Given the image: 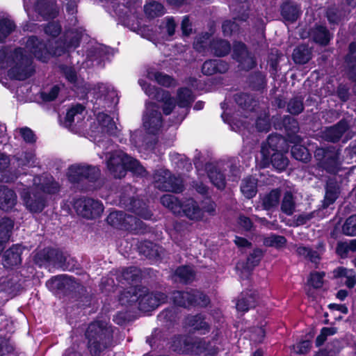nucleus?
I'll return each mask as SVG.
<instances>
[{"instance_id": "25", "label": "nucleus", "mask_w": 356, "mask_h": 356, "mask_svg": "<svg viewBox=\"0 0 356 356\" xmlns=\"http://www.w3.org/2000/svg\"><path fill=\"white\" fill-rule=\"evenodd\" d=\"M206 170L207 171L209 179L214 186L220 189L225 187V177L218 166L209 163L206 165Z\"/></svg>"}, {"instance_id": "47", "label": "nucleus", "mask_w": 356, "mask_h": 356, "mask_svg": "<svg viewBox=\"0 0 356 356\" xmlns=\"http://www.w3.org/2000/svg\"><path fill=\"white\" fill-rule=\"evenodd\" d=\"M175 276L179 278L180 282H188L194 279L195 273L191 267L181 266L176 270Z\"/></svg>"}, {"instance_id": "21", "label": "nucleus", "mask_w": 356, "mask_h": 356, "mask_svg": "<svg viewBox=\"0 0 356 356\" xmlns=\"http://www.w3.org/2000/svg\"><path fill=\"white\" fill-rule=\"evenodd\" d=\"M106 51L103 46L95 43L90 44L86 53V60L83 62L84 67H90L101 63V58L104 56Z\"/></svg>"}, {"instance_id": "50", "label": "nucleus", "mask_w": 356, "mask_h": 356, "mask_svg": "<svg viewBox=\"0 0 356 356\" xmlns=\"http://www.w3.org/2000/svg\"><path fill=\"white\" fill-rule=\"evenodd\" d=\"M160 248L150 242H145L140 247V252L149 258L159 257Z\"/></svg>"}, {"instance_id": "5", "label": "nucleus", "mask_w": 356, "mask_h": 356, "mask_svg": "<svg viewBox=\"0 0 356 356\" xmlns=\"http://www.w3.org/2000/svg\"><path fill=\"white\" fill-rule=\"evenodd\" d=\"M76 213L86 219H95L101 216L104 207L101 202L89 197H81L74 202Z\"/></svg>"}, {"instance_id": "16", "label": "nucleus", "mask_w": 356, "mask_h": 356, "mask_svg": "<svg viewBox=\"0 0 356 356\" xmlns=\"http://www.w3.org/2000/svg\"><path fill=\"white\" fill-rule=\"evenodd\" d=\"M316 156L319 160H322V165L327 171L335 173L338 170L339 167V153L334 149L325 150L323 149H318L316 151Z\"/></svg>"}, {"instance_id": "18", "label": "nucleus", "mask_w": 356, "mask_h": 356, "mask_svg": "<svg viewBox=\"0 0 356 356\" xmlns=\"http://www.w3.org/2000/svg\"><path fill=\"white\" fill-rule=\"evenodd\" d=\"M181 215L190 220L198 221L204 218V211L193 199H187L181 202Z\"/></svg>"}, {"instance_id": "56", "label": "nucleus", "mask_w": 356, "mask_h": 356, "mask_svg": "<svg viewBox=\"0 0 356 356\" xmlns=\"http://www.w3.org/2000/svg\"><path fill=\"white\" fill-rule=\"evenodd\" d=\"M57 259L58 266L62 268L63 270H72L74 269L73 265L70 266V262H74V259L70 257H66L63 254H58L57 255Z\"/></svg>"}, {"instance_id": "49", "label": "nucleus", "mask_w": 356, "mask_h": 356, "mask_svg": "<svg viewBox=\"0 0 356 356\" xmlns=\"http://www.w3.org/2000/svg\"><path fill=\"white\" fill-rule=\"evenodd\" d=\"M227 104L225 102L221 104L222 108L224 110L222 113V118L223 120L226 122L230 123L232 129L236 131H241L243 129H248V126L245 124L246 122H234V120H231L229 119V113L225 108V106Z\"/></svg>"}, {"instance_id": "31", "label": "nucleus", "mask_w": 356, "mask_h": 356, "mask_svg": "<svg viewBox=\"0 0 356 356\" xmlns=\"http://www.w3.org/2000/svg\"><path fill=\"white\" fill-rule=\"evenodd\" d=\"M187 325L194 330L198 331L202 334H205L209 329V324L204 321V318L200 315L188 318Z\"/></svg>"}, {"instance_id": "7", "label": "nucleus", "mask_w": 356, "mask_h": 356, "mask_svg": "<svg viewBox=\"0 0 356 356\" xmlns=\"http://www.w3.org/2000/svg\"><path fill=\"white\" fill-rule=\"evenodd\" d=\"M106 323L94 322L89 325L87 331L86 337L88 339V348L90 353L94 355H97L102 350L100 344L107 334V329L106 328Z\"/></svg>"}, {"instance_id": "24", "label": "nucleus", "mask_w": 356, "mask_h": 356, "mask_svg": "<svg viewBox=\"0 0 356 356\" xmlns=\"http://www.w3.org/2000/svg\"><path fill=\"white\" fill-rule=\"evenodd\" d=\"M22 247L15 245L8 249L3 256V265L4 267L10 268L17 266L21 263Z\"/></svg>"}, {"instance_id": "58", "label": "nucleus", "mask_w": 356, "mask_h": 356, "mask_svg": "<svg viewBox=\"0 0 356 356\" xmlns=\"http://www.w3.org/2000/svg\"><path fill=\"white\" fill-rule=\"evenodd\" d=\"M303 110L302 102L300 99L296 98L291 99L288 104V111L293 115H297Z\"/></svg>"}, {"instance_id": "41", "label": "nucleus", "mask_w": 356, "mask_h": 356, "mask_svg": "<svg viewBox=\"0 0 356 356\" xmlns=\"http://www.w3.org/2000/svg\"><path fill=\"white\" fill-rule=\"evenodd\" d=\"M311 36L315 42L323 45H326L330 40L329 32L325 27L321 26L316 27L311 33Z\"/></svg>"}, {"instance_id": "28", "label": "nucleus", "mask_w": 356, "mask_h": 356, "mask_svg": "<svg viewBox=\"0 0 356 356\" xmlns=\"http://www.w3.org/2000/svg\"><path fill=\"white\" fill-rule=\"evenodd\" d=\"M10 163V157L6 154L0 152V172L3 173L0 177V181L10 182L14 181L19 172L12 173L10 175H7L6 169L9 167Z\"/></svg>"}, {"instance_id": "48", "label": "nucleus", "mask_w": 356, "mask_h": 356, "mask_svg": "<svg viewBox=\"0 0 356 356\" xmlns=\"http://www.w3.org/2000/svg\"><path fill=\"white\" fill-rule=\"evenodd\" d=\"M292 156L298 161L307 162L309 161L311 156L306 147L300 145H295L291 149Z\"/></svg>"}, {"instance_id": "23", "label": "nucleus", "mask_w": 356, "mask_h": 356, "mask_svg": "<svg viewBox=\"0 0 356 356\" xmlns=\"http://www.w3.org/2000/svg\"><path fill=\"white\" fill-rule=\"evenodd\" d=\"M16 203L15 193L4 186H0V209L6 211H10Z\"/></svg>"}, {"instance_id": "39", "label": "nucleus", "mask_w": 356, "mask_h": 356, "mask_svg": "<svg viewBox=\"0 0 356 356\" xmlns=\"http://www.w3.org/2000/svg\"><path fill=\"white\" fill-rule=\"evenodd\" d=\"M144 12L147 17L153 18L163 15L164 7L159 3L150 1L145 5Z\"/></svg>"}, {"instance_id": "1", "label": "nucleus", "mask_w": 356, "mask_h": 356, "mask_svg": "<svg viewBox=\"0 0 356 356\" xmlns=\"http://www.w3.org/2000/svg\"><path fill=\"white\" fill-rule=\"evenodd\" d=\"M82 28L67 31L64 40L56 41L55 49H49L47 44L36 37H30L24 48H8L0 49V82L8 87L1 76L6 72L10 79L24 80L34 72L33 57L43 62L52 56H60L65 52L75 49L81 39L85 37Z\"/></svg>"}, {"instance_id": "37", "label": "nucleus", "mask_w": 356, "mask_h": 356, "mask_svg": "<svg viewBox=\"0 0 356 356\" xmlns=\"http://www.w3.org/2000/svg\"><path fill=\"white\" fill-rule=\"evenodd\" d=\"M147 76L149 79L155 80L159 84L164 86H170L174 82V80L170 76L156 72L153 69L147 70Z\"/></svg>"}, {"instance_id": "12", "label": "nucleus", "mask_w": 356, "mask_h": 356, "mask_svg": "<svg viewBox=\"0 0 356 356\" xmlns=\"http://www.w3.org/2000/svg\"><path fill=\"white\" fill-rule=\"evenodd\" d=\"M138 83L146 95L159 102H162L163 110L165 115H168L171 113L172 108L175 107V104L173 100L170 97L168 92L162 90H157L149 84H147L143 79H139Z\"/></svg>"}, {"instance_id": "61", "label": "nucleus", "mask_w": 356, "mask_h": 356, "mask_svg": "<svg viewBox=\"0 0 356 356\" xmlns=\"http://www.w3.org/2000/svg\"><path fill=\"white\" fill-rule=\"evenodd\" d=\"M255 124L259 131H268L270 127L269 118L266 114H264V117H259Z\"/></svg>"}, {"instance_id": "53", "label": "nucleus", "mask_w": 356, "mask_h": 356, "mask_svg": "<svg viewBox=\"0 0 356 356\" xmlns=\"http://www.w3.org/2000/svg\"><path fill=\"white\" fill-rule=\"evenodd\" d=\"M343 233L348 236L356 235V215L350 216L342 227Z\"/></svg>"}, {"instance_id": "36", "label": "nucleus", "mask_w": 356, "mask_h": 356, "mask_svg": "<svg viewBox=\"0 0 356 356\" xmlns=\"http://www.w3.org/2000/svg\"><path fill=\"white\" fill-rule=\"evenodd\" d=\"M310 58L311 50L306 45H300L293 51V58L297 63H306L309 60Z\"/></svg>"}, {"instance_id": "35", "label": "nucleus", "mask_w": 356, "mask_h": 356, "mask_svg": "<svg viewBox=\"0 0 356 356\" xmlns=\"http://www.w3.org/2000/svg\"><path fill=\"white\" fill-rule=\"evenodd\" d=\"M70 280V277L65 275H59L48 280L46 285L50 291L56 292L58 290L65 288Z\"/></svg>"}, {"instance_id": "43", "label": "nucleus", "mask_w": 356, "mask_h": 356, "mask_svg": "<svg viewBox=\"0 0 356 356\" xmlns=\"http://www.w3.org/2000/svg\"><path fill=\"white\" fill-rule=\"evenodd\" d=\"M177 104L181 108H187L193 101L191 91L188 88H182L177 93Z\"/></svg>"}, {"instance_id": "32", "label": "nucleus", "mask_w": 356, "mask_h": 356, "mask_svg": "<svg viewBox=\"0 0 356 356\" xmlns=\"http://www.w3.org/2000/svg\"><path fill=\"white\" fill-rule=\"evenodd\" d=\"M84 108L81 104L72 106L67 112L65 117L66 126L70 127L73 122L79 123L83 117Z\"/></svg>"}, {"instance_id": "44", "label": "nucleus", "mask_w": 356, "mask_h": 356, "mask_svg": "<svg viewBox=\"0 0 356 356\" xmlns=\"http://www.w3.org/2000/svg\"><path fill=\"white\" fill-rule=\"evenodd\" d=\"M295 202L293 195L290 192H286L282 199L281 204V210L286 215H292L295 211Z\"/></svg>"}, {"instance_id": "40", "label": "nucleus", "mask_w": 356, "mask_h": 356, "mask_svg": "<svg viewBox=\"0 0 356 356\" xmlns=\"http://www.w3.org/2000/svg\"><path fill=\"white\" fill-rule=\"evenodd\" d=\"M334 276L343 277L346 278V284L349 288H353L356 284L355 272L353 270L343 267L337 268L334 271Z\"/></svg>"}, {"instance_id": "20", "label": "nucleus", "mask_w": 356, "mask_h": 356, "mask_svg": "<svg viewBox=\"0 0 356 356\" xmlns=\"http://www.w3.org/2000/svg\"><path fill=\"white\" fill-rule=\"evenodd\" d=\"M166 296L163 293H147L139 298V308L144 312H149L156 308L165 301Z\"/></svg>"}, {"instance_id": "4", "label": "nucleus", "mask_w": 356, "mask_h": 356, "mask_svg": "<svg viewBox=\"0 0 356 356\" xmlns=\"http://www.w3.org/2000/svg\"><path fill=\"white\" fill-rule=\"evenodd\" d=\"M174 350L182 353H191L202 356H213L217 353L216 348L202 339L178 337L174 341Z\"/></svg>"}, {"instance_id": "8", "label": "nucleus", "mask_w": 356, "mask_h": 356, "mask_svg": "<svg viewBox=\"0 0 356 356\" xmlns=\"http://www.w3.org/2000/svg\"><path fill=\"white\" fill-rule=\"evenodd\" d=\"M172 299L175 304L182 307L195 305L205 307L209 302V298L205 295L196 290L174 292Z\"/></svg>"}, {"instance_id": "57", "label": "nucleus", "mask_w": 356, "mask_h": 356, "mask_svg": "<svg viewBox=\"0 0 356 356\" xmlns=\"http://www.w3.org/2000/svg\"><path fill=\"white\" fill-rule=\"evenodd\" d=\"M336 332L337 329L335 327H323L316 339V346H321L326 340L327 337L333 335Z\"/></svg>"}, {"instance_id": "29", "label": "nucleus", "mask_w": 356, "mask_h": 356, "mask_svg": "<svg viewBox=\"0 0 356 356\" xmlns=\"http://www.w3.org/2000/svg\"><path fill=\"white\" fill-rule=\"evenodd\" d=\"M17 165L20 168L33 167L36 163V158L33 152H25L15 156Z\"/></svg>"}, {"instance_id": "46", "label": "nucleus", "mask_w": 356, "mask_h": 356, "mask_svg": "<svg viewBox=\"0 0 356 356\" xmlns=\"http://www.w3.org/2000/svg\"><path fill=\"white\" fill-rule=\"evenodd\" d=\"M270 162L278 171L284 170L289 164L288 159L281 152L273 153L270 158Z\"/></svg>"}, {"instance_id": "6", "label": "nucleus", "mask_w": 356, "mask_h": 356, "mask_svg": "<svg viewBox=\"0 0 356 356\" xmlns=\"http://www.w3.org/2000/svg\"><path fill=\"white\" fill-rule=\"evenodd\" d=\"M141 3L135 0L134 2H127V5H119L115 10L122 23L133 31L139 30L140 22L137 15V8Z\"/></svg>"}, {"instance_id": "15", "label": "nucleus", "mask_w": 356, "mask_h": 356, "mask_svg": "<svg viewBox=\"0 0 356 356\" xmlns=\"http://www.w3.org/2000/svg\"><path fill=\"white\" fill-rule=\"evenodd\" d=\"M100 170L97 167L82 165H72L67 172V177L71 182H78L83 178L93 180L98 177Z\"/></svg>"}, {"instance_id": "26", "label": "nucleus", "mask_w": 356, "mask_h": 356, "mask_svg": "<svg viewBox=\"0 0 356 356\" xmlns=\"http://www.w3.org/2000/svg\"><path fill=\"white\" fill-rule=\"evenodd\" d=\"M228 69L227 64L221 60H210L204 63L202 72L206 75H211L216 72L224 73Z\"/></svg>"}, {"instance_id": "13", "label": "nucleus", "mask_w": 356, "mask_h": 356, "mask_svg": "<svg viewBox=\"0 0 356 356\" xmlns=\"http://www.w3.org/2000/svg\"><path fill=\"white\" fill-rule=\"evenodd\" d=\"M209 40V35L207 33L202 37L197 38L194 43L195 49L198 51H201L209 44L211 51L217 56H224L229 53L230 45L227 42L220 40L213 41L212 43H211Z\"/></svg>"}, {"instance_id": "51", "label": "nucleus", "mask_w": 356, "mask_h": 356, "mask_svg": "<svg viewBox=\"0 0 356 356\" xmlns=\"http://www.w3.org/2000/svg\"><path fill=\"white\" fill-rule=\"evenodd\" d=\"M15 26L13 22L8 19L0 20V42L3 40L14 30Z\"/></svg>"}, {"instance_id": "52", "label": "nucleus", "mask_w": 356, "mask_h": 356, "mask_svg": "<svg viewBox=\"0 0 356 356\" xmlns=\"http://www.w3.org/2000/svg\"><path fill=\"white\" fill-rule=\"evenodd\" d=\"M286 238L282 236L270 235L264 238V243L266 246L280 248L285 245Z\"/></svg>"}, {"instance_id": "30", "label": "nucleus", "mask_w": 356, "mask_h": 356, "mask_svg": "<svg viewBox=\"0 0 356 356\" xmlns=\"http://www.w3.org/2000/svg\"><path fill=\"white\" fill-rule=\"evenodd\" d=\"M300 15V9L291 2H286L282 7V15L287 22L296 21Z\"/></svg>"}, {"instance_id": "9", "label": "nucleus", "mask_w": 356, "mask_h": 356, "mask_svg": "<svg viewBox=\"0 0 356 356\" xmlns=\"http://www.w3.org/2000/svg\"><path fill=\"white\" fill-rule=\"evenodd\" d=\"M156 187L166 191L178 193L182 191V180L179 177H172L165 169H159L154 175Z\"/></svg>"}, {"instance_id": "17", "label": "nucleus", "mask_w": 356, "mask_h": 356, "mask_svg": "<svg viewBox=\"0 0 356 356\" xmlns=\"http://www.w3.org/2000/svg\"><path fill=\"white\" fill-rule=\"evenodd\" d=\"M97 125L91 127V132L95 134L106 133L114 134L117 127L113 119L106 113H99L97 115Z\"/></svg>"}, {"instance_id": "38", "label": "nucleus", "mask_w": 356, "mask_h": 356, "mask_svg": "<svg viewBox=\"0 0 356 356\" xmlns=\"http://www.w3.org/2000/svg\"><path fill=\"white\" fill-rule=\"evenodd\" d=\"M256 298L252 293H242L236 303V309L241 312H247L250 308L254 307Z\"/></svg>"}, {"instance_id": "10", "label": "nucleus", "mask_w": 356, "mask_h": 356, "mask_svg": "<svg viewBox=\"0 0 356 356\" xmlns=\"http://www.w3.org/2000/svg\"><path fill=\"white\" fill-rule=\"evenodd\" d=\"M143 121L145 129L149 134L155 135L161 130L162 116L156 104L152 102L147 104Z\"/></svg>"}, {"instance_id": "33", "label": "nucleus", "mask_w": 356, "mask_h": 356, "mask_svg": "<svg viewBox=\"0 0 356 356\" xmlns=\"http://www.w3.org/2000/svg\"><path fill=\"white\" fill-rule=\"evenodd\" d=\"M257 181L254 177H248L243 180L241 191L247 198H252L257 193Z\"/></svg>"}, {"instance_id": "34", "label": "nucleus", "mask_w": 356, "mask_h": 356, "mask_svg": "<svg viewBox=\"0 0 356 356\" xmlns=\"http://www.w3.org/2000/svg\"><path fill=\"white\" fill-rule=\"evenodd\" d=\"M161 202L175 214L181 215V202H180L175 196L172 195H164L161 198Z\"/></svg>"}, {"instance_id": "54", "label": "nucleus", "mask_w": 356, "mask_h": 356, "mask_svg": "<svg viewBox=\"0 0 356 356\" xmlns=\"http://www.w3.org/2000/svg\"><path fill=\"white\" fill-rule=\"evenodd\" d=\"M123 278L129 283L137 281L140 277V271L136 267H129L123 270Z\"/></svg>"}, {"instance_id": "64", "label": "nucleus", "mask_w": 356, "mask_h": 356, "mask_svg": "<svg viewBox=\"0 0 356 356\" xmlns=\"http://www.w3.org/2000/svg\"><path fill=\"white\" fill-rule=\"evenodd\" d=\"M13 346L6 339H0V356H6L13 351Z\"/></svg>"}, {"instance_id": "63", "label": "nucleus", "mask_w": 356, "mask_h": 356, "mask_svg": "<svg viewBox=\"0 0 356 356\" xmlns=\"http://www.w3.org/2000/svg\"><path fill=\"white\" fill-rule=\"evenodd\" d=\"M323 273H313L310 275L309 282L314 288H320L323 284Z\"/></svg>"}, {"instance_id": "60", "label": "nucleus", "mask_w": 356, "mask_h": 356, "mask_svg": "<svg viewBox=\"0 0 356 356\" xmlns=\"http://www.w3.org/2000/svg\"><path fill=\"white\" fill-rule=\"evenodd\" d=\"M338 191L335 187H332L330 184H327L326 188V193L325 197V202L327 205L333 203L337 198Z\"/></svg>"}, {"instance_id": "19", "label": "nucleus", "mask_w": 356, "mask_h": 356, "mask_svg": "<svg viewBox=\"0 0 356 356\" xmlns=\"http://www.w3.org/2000/svg\"><path fill=\"white\" fill-rule=\"evenodd\" d=\"M233 57L244 70L252 69L255 65L254 58L249 54L243 43L238 42L234 44Z\"/></svg>"}, {"instance_id": "2", "label": "nucleus", "mask_w": 356, "mask_h": 356, "mask_svg": "<svg viewBox=\"0 0 356 356\" xmlns=\"http://www.w3.org/2000/svg\"><path fill=\"white\" fill-rule=\"evenodd\" d=\"M59 188L54 178L45 174L33 177L31 186L26 185L18 190L26 209L32 213H39L46 205L44 194L56 193Z\"/></svg>"}, {"instance_id": "45", "label": "nucleus", "mask_w": 356, "mask_h": 356, "mask_svg": "<svg viewBox=\"0 0 356 356\" xmlns=\"http://www.w3.org/2000/svg\"><path fill=\"white\" fill-rule=\"evenodd\" d=\"M280 193L278 190H273L262 199V204L265 209H270L278 204Z\"/></svg>"}, {"instance_id": "11", "label": "nucleus", "mask_w": 356, "mask_h": 356, "mask_svg": "<svg viewBox=\"0 0 356 356\" xmlns=\"http://www.w3.org/2000/svg\"><path fill=\"white\" fill-rule=\"evenodd\" d=\"M90 92L97 96L99 104L102 102L104 107L112 108L118 103V93L110 84L98 83Z\"/></svg>"}, {"instance_id": "42", "label": "nucleus", "mask_w": 356, "mask_h": 356, "mask_svg": "<svg viewBox=\"0 0 356 356\" xmlns=\"http://www.w3.org/2000/svg\"><path fill=\"white\" fill-rule=\"evenodd\" d=\"M249 17L248 13H243L240 16L237 18H234V21L232 22L230 20L225 21L222 24V31L225 35H230L232 32L235 31L238 29V22H245Z\"/></svg>"}, {"instance_id": "22", "label": "nucleus", "mask_w": 356, "mask_h": 356, "mask_svg": "<svg viewBox=\"0 0 356 356\" xmlns=\"http://www.w3.org/2000/svg\"><path fill=\"white\" fill-rule=\"evenodd\" d=\"M107 222L113 227H122L128 229L133 226V222L137 224L134 218L130 216H126L122 211L111 212L107 217Z\"/></svg>"}, {"instance_id": "27", "label": "nucleus", "mask_w": 356, "mask_h": 356, "mask_svg": "<svg viewBox=\"0 0 356 356\" xmlns=\"http://www.w3.org/2000/svg\"><path fill=\"white\" fill-rule=\"evenodd\" d=\"M348 129L346 121H340L337 125L326 128L324 131V137L326 140L335 142L337 141Z\"/></svg>"}, {"instance_id": "62", "label": "nucleus", "mask_w": 356, "mask_h": 356, "mask_svg": "<svg viewBox=\"0 0 356 356\" xmlns=\"http://www.w3.org/2000/svg\"><path fill=\"white\" fill-rule=\"evenodd\" d=\"M311 348V342L309 340L302 341L293 346V350L299 354H306Z\"/></svg>"}, {"instance_id": "55", "label": "nucleus", "mask_w": 356, "mask_h": 356, "mask_svg": "<svg viewBox=\"0 0 356 356\" xmlns=\"http://www.w3.org/2000/svg\"><path fill=\"white\" fill-rule=\"evenodd\" d=\"M297 253L305 257L309 258L312 261L316 262L319 259V254L314 250H312L304 246H299L297 248Z\"/></svg>"}, {"instance_id": "3", "label": "nucleus", "mask_w": 356, "mask_h": 356, "mask_svg": "<svg viewBox=\"0 0 356 356\" xmlns=\"http://www.w3.org/2000/svg\"><path fill=\"white\" fill-rule=\"evenodd\" d=\"M107 167L109 172L117 178L124 177L127 170L141 176L146 174L145 170L138 161L129 157L121 150H116L110 155L107 161Z\"/></svg>"}, {"instance_id": "59", "label": "nucleus", "mask_w": 356, "mask_h": 356, "mask_svg": "<svg viewBox=\"0 0 356 356\" xmlns=\"http://www.w3.org/2000/svg\"><path fill=\"white\" fill-rule=\"evenodd\" d=\"M176 24L172 17H167L163 22L161 29L163 31H165L168 36H172L175 31Z\"/></svg>"}, {"instance_id": "14", "label": "nucleus", "mask_w": 356, "mask_h": 356, "mask_svg": "<svg viewBox=\"0 0 356 356\" xmlns=\"http://www.w3.org/2000/svg\"><path fill=\"white\" fill-rule=\"evenodd\" d=\"M24 6L29 16H31V12L34 10L45 19L54 18L58 12V7L55 3V0H42L38 1L33 8L31 5H29V1L24 0Z\"/></svg>"}]
</instances>
